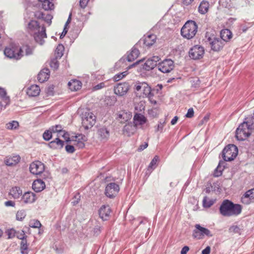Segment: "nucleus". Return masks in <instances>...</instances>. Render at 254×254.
<instances>
[{
	"label": "nucleus",
	"instance_id": "nucleus-14",
	"mask_svg": "<svg viewBox=\"0 0 254 254\" xmlns=\"http://www.w3.org/2000/svg\"><path fill=\"white\" fill-rule=\"evenodd\" d=\"M50 128L53 132V134L57 133V136H58V137H63L66 141H69V134L64 130H63V127L61 125H57L53 126Z\"/></svg>",
	"mask_w": 254,
	"mask_h": 254
},
{
	"label": "nucleus",
	"instance_id": "nucleus-26",
	"mask_svg": "<svg viewBox=\"0 0 254 254\" xmlns=\"http://www.w3.org/2000/svg\"><path fill=\"white\" fill-rule=\"evenodd\" d=\"M147 121L146 118L141 114H135L133 117V123L137 127L139 125L144 124Z\"/></svg>",
	"mask_w": 254,
	"mask_h": 254
},
{
	"label": "nucleus",
	"instance_id": "nucleus-45",
	"mask_svg": "<svg viewBox=\"0 0 254 254\" xmlns=\"http://www.w3.org/2000/svg\"><path fill=\"white\" fill-rule=\"evenodd\" d=\"M29 226L32 228H38L41 226V224L39 220L33 219L29 222Z\"/></svg>",
	"mask_w": 254,
	"mask_h": 254
},
{
	"label": "nucleus",
	"instance_id": "nucleus-5",
	"mask_svg": "<svg viewBox=\"0 0 254 254\" xmlns=\"http://www.w3.org/2000/svg\"><path fill=\"white\" fill-rule=\"evenodd\" d=\"M4 55L9 59L16 60H20L23 56V50L16 44H12L5 47L4 50Z\"/></svg>",
	"mask_w": 254,
	"mask_h": 254
},
{
	"label": "nucleus",
	"instance_id": "nucleus-50",
	"mask_svg": "<svg viewBox=\"0 0 254 254\" xmlns=\"http://www.w3.org/2000/svg\"><path fill=\"white\" fill-rule=\"evenodd\" d=\"M57 59V58L52 60L50 62V66L54 69H56L59 67V64Z\"/></svg>",
	"mask_w": 254,
	"mask_h": 254
},
{
	"label": "nucleus",
	"instance_id": "nucleus-35",
	"mask_svg": "<svg viewBox=\"0 0 254 254\" xmlns=\"http://www.w3.org/2000/svg\"><path fill=\"white\" fill-rule=\"evenodd\" d=\"M156 36L154 34L148 35L144 38V44L146 46L150 47L156 42Z\"/></svg>",
	"mask_w": 254,
	"mask_h": 254
},
{
	"label": "nucleus",
	"instance_id": "nucleus-17",
	"mask_svg": "<svg viewBox=\"0 0 254 254\" xmlns=\"http://www.w3.org/2000/svg\"><path fill=\"white\" fill-rule=\"evenodd\" d=\"M129 88V86L127 83H120L115 87L114 92L117 95L123 96L127 93Z\"/></svg>",
	"mask_w": 254,
	"mask_h": 254
},
{
	"label": "nucleus",
	"instance_id": "nucleus-29",
	"mask_svg": "<svg viewBox=\"0 0 254 254\" xmlns=\"http://www.w3.org/2000/svg\"><path fill=\"white\" fill-rule=\"evenodd\" d=\"M40 92V87L37 85H32L28 88L27 94L29 96L35 97L38 96Z\"/></svg>",
	"mask_w": 254,
	"mask_h": 254
},
{
	"label": "nucleus",
	"instance_id": "nucleus-42",
	"mask_svg": "<svg viewBox=\"0 0 254 254\" xmlns=\"http://www.w3.org/2000/svg\"><path fill=\"white\" fill-rule=\"evenodd\" d=\"M18 127L19 123L18 122L15 121H12V122H9L6 125V127L8 129H16Z\"/></svg>",
	"mask_w": 254,
	"mask_h": 254
},
{
	"label": "nucleus",
	"instance_id": "nucleus-1",
	"mask_svg": "<svg viewBox=\"0 0 254 254\" xmlns=\"http://www.w3.org/2000/svg\"><path fill=\"white\" fill-rule=\"evenodd\" d=\"M27 29L28 32L33 36L37 43L40 45L43 44L44 39L47 37L46 28L44 26H40L36 20H31L28 23Z\"/></svg>",
	"mask_w": 254,
	"mask_h": 254
},
{
	"label": "nucleus",
	"instance_id": "nucleus-9",
	"mask_svg": "<svg viewBox=\"0 0 254 254\" xmlns=\"http://www.w3.org/2000/svg\"><path fill=\"white\" fill-rule=\"evenodd\" d=\"M135 89L137 94L142 97H146L151 93V87L145 82L137 83L135 86Z\"/></svg>",
	"mask_w": 254,
	"mask_h": 254
},
{
	"label": "nucleus",
	"instance_id": "nucleus-3",
	"mask_svg": "<svg viewBox=\"0 0 254 254\" xmlns=\"http://www.w3.org/2000/svg\"><path fill=\"white\" fill-rule=\"evenodd\" d=\"M242 207L240 204H234L228 199H225L221 203L219 211L224 216H237L242 212Z\"/></svg>",
	"mask_w": 254,
	"mask_h": 254
},
{
	"label": "nucleus",
	"instance_id": "nucleus-46",
	"mask_svg": "<svg viewBox=\"0 0 254 254\" xmlns=\"http://www.w3.org/2000/svg\"><path fill=\"white\" fill-rule=\"evenodd\" d=\"M159 160V157L155 156L148 166V169H154L157 166V162Z\"/></svg>",
	"mask_w": 254,
	"mask_h": 254
},
{
	"label": "nucleus",
	"instance_id": "nucleus-33",
	"mask_svg": "<svg viewBox=\"0 0 254 254\" xmlns=\"http://www.w3.org/2000/svg\"><path fill=\"white\" fill-rule=\"evenodd\" d=\"M49 71L48 69H44L41 70L39 74H38L37 78L39 82H44V81L47 80L49 77Z\"/></svg>",
	"mask_w": 254,
	"mask_h": 254
},
{
	"label": "nucleus",
	"instance_id": "nucleus-22",
	"mask_svg": "<svg viewBox=\"0 0 254 254\" xmlns=\"http://www.w3.org/2000/svg\"><path fill=\"white\" fill-rule=\"evenodd\" d=\"M110 213L111 209L109 205H102L99 210V216L104 221L108 219Z\"/></svg>",
	"mask_w": 254,
	"mask_h": 254
},
{
	"label": "nucleus",
	"instance_id": "nucleus-57",
	"mask_svg": "<svg viewBox=\"0 0 254 254\" xmlns=\"http://www.w3.org/2000/svg\"><path fill=\"white\" fill-rule=\"evenodd\" d=\"M224 167L223 166L221 165L219 163L217 167L215 169V174L219 173L220 174V175H221L222 171L224 170Z\"/></svg>",
	"mask_w": 254,
	"mask_h": 254
},
{
	"label": "nucleus",
	"instance_id": "nucleus-55",
	"mask_svg": "<svg viewBox=\"0 0 254 254\" xmlns=\"http://www.w3.org/2000/svg\"><path fill=\"white\" fill-rule=\"evenodd\" d=\"M194 116V111L192 108H190L187 114L186 115V117L188 118H191Z\"/></svg>",
	"mask_w": 254,
	"mask_h": 254
},
{
	"label": "nucleus",
	"instance_id": "nucleus-15",
	"mask_svg": "<svg viewBox=\"0 0 254 254\" xmlns=\"http://www.w3.org/2000/svg\"><path fill=\"white\" fill-rule=\"evenodd\" d=\"M87 140L86 136L82 134H78L73 136L71 141L73 142V145L78 148H83L85 146V143Z\"/></svg>",
	"mask_w": 254,
	"mask_h": 254
},
{
	"label": "nucleus",
	"instance_id": "nucleus-2",
	"mask_svg": "<svg viewBox=\"0 0 254 254\" xmlns=\"http://www.w3.org/2000/svg\"><path fill=\"white\" fill-rule=\"evenodd\" d=\"M246 120V121L242 123L236 129V137L239 140L246 139L254 129V117L247 118Z\"/></svg>",
	"mask_w": 254,
	"mask_h": 254
},
{
	"label": "nucleus",
	"instance_id": "nucleus-16",
	"mask_svg": "<svg viewBox=\"0 0 254 254\" xmlns=\"http://www.w3.org/2000/svg\"><path fill=\"white\" fill-rule=\"evenodd\" d=\"M37 199L36 195L33 192L28 191L24 192L21 197V202L24 204H32Z\"/></svg>",
	"mask_w": 254,
	"mask_h": 254
},
{
	"label": "nucleus",
	"instance_id": "nucleus-11",
	"mask_svg": "<svg viewBox=\"0 0 254 254\" xmlns=\"http://www.w3.org/2000/svg\"><path fill=\"white\" fill-rule=\"evenodd\" d=\"M204 54V49L200 45H195L189 51L190 57L194 60L202 58Z\"/></svg>",
	"mask_w": 254,
	"mask_h": 254
},
{
	"label": "nucleus",
	"instance_id": "nucleus-56",
	"mask_svg": "<svg viewBox=\"0 0 254 254\" xmlns=\"http://www.w3.org/2000/svg\"><path fill=\"white\" fill-rule=\"evenodd\" d=\"M74 200L72 201V203H73L74 205H75L77 203H78V202L79 201L80 199V194L79 193L77 192L76 193L74 196V198H73Z\"/></svg>",
	"mask_w": 254,
	"mask_h": 254
},
{
	"label": "nucleus",
	"instance_id": "nucleus-43",
	"mask_svg": "<svg viewBox=\"0 0 254 254\" xmlns=\"http://www.w3.org/2000/svg\"><path fill=\"white\" fill-rule=\"evenodd\" d=\"M53 134V132L51 129L49 128V130H47L44 132L43 137L45 140L49 141L52 138Z\"/></svg>",
	"mask_w": 254,
	"mask_h": 254
},
{
	"label": "nucleus",
	"instance_id": "nucleus-60",
	"mask_svg": "<svg viewBox=\"0 0 254 254\" xmlns=\"http://www.w3.org/2000/svg\"><path fill=\"white\" fill-rule=\"evenodd\" d=\"M146 97H148L150 102L154 105H155L156 104V101L153 99V95L151 93V95H149L148 96H147Z\"/></svg>",
	"mask_w": 254,
	"mask_h": 254
},
{
	"label": "nucleus",
	"instance_id": "nucleus-25",
	"mask_svg": "<svg viewBox=\"0 0 254 254\" xmlns=\"http://www.w3.org/2000/svg\"><path fill=\"white\" fill-rule=\"evenodd\" d=\"M136 127L131 124L126 125L123 128V133L128 136L133 135L136 131Z\"/></svg>",
	"mask_w": 254,
	"mask_h": 254
},
{
	"label": "nucleus",
	"instance_id": "nucleus-39",
	"mask_svg": "<svg viewBox=\"0 0 254 254\" xmlns=\"http://www.w3.org/2000/svg\"><path fill=\"white\" fill-rule=\"evenodd\" d=\"M20 239L22 240L20 243V250L21 254H28L29 250L26 240L24 239V238Z\"/></svg>",
	"mask_w": 254,
	"mask_h": 254
},
{
	"label": "nucleus",
	"instance_id": "nucleus-7",
	"mask_svg": "<svg viewBox=\"0 0 254 254\" xmlns=\"http://www.w3.org/2000/svg\"><path fill=\"white\" fill-rule=\"evenodd\" d=\"M82 125L85 129L92 127L96 122V117L90 111L86 110L81 114Z\"/></svg>",
	"mask_w": 254,
	"mask_h": 254
},
{
	"label": "nucleus",
	"instance_id": "nucleus-4",
	"mask_svg": "<svg viewBox=\"0 0 254 254\" xmlns=\"http://www.w3.org/2000/svg\"><path fill=\"white\" fill-rule=\"evenodd\" d=\"M198 26L193 20H189L184 25L181 30L182 36L187 39L193 38L197 32Z\"/></svg>",
	"mask_w": 254,
	"mask_h": 254
},
{
	"label": "nucleus",
	"instance_id": "nucleus-20",
	"mask_svg": "<svg viewBox=\"0 0 254 254\" xmlns=\"http://www.w3.org/2000/svg\"><path fill=\"white\" fill-rule=\"evenodd\" d=\"M97 134L101 140H107L110 136V131L105 127H100L98 129Z\"/></svg>",
	"mask_w": 254,
	"mask_h": 254
},
{
	"label": "nucleus",
	"instance_id": "nucleus-38",
	"mask_svg": "<svg viewBox=\"0 0 254 254\" xmlns=\"http://www.w3.org/2000/svg\"><path fill=\"white\" fill-rule=\"evenodd\" d=\"M156 65V62L154 60L148 59L144 64V68L146 70L153 69Z\"/></svg>",
	"mask_w": 254,
	"mask_h": 254
},
{
	"label": "nucleus",
	"instance_id": "nucleus-64",
	"mask_svg": "<svg viewBox=\"0 0 254 254\" xmlns=\"http://www.w3.org/2000/svg\"><path fill=\"white\" fill-rule=\"evenodd\" d=\"M210 252V248L208 246L202 251V254H209Z\"/></svg>",
	"mask_w": 254,
	"mask_h": 254
},
{
	"label": "nucleus",
	"instance_id": "nucleus-48",
	"mask_svg": "<svg viewBox=\"0 0 254 254\" xmlns=\"http://www.w3.org/2000/svg\"><path fill=\"white\" fill-rule=\"evenodd\" d=\"M21 49L23 50V53L25 51V55L27 56L30 55L32 54V49L28 45L23 46Z\"/></svg>",
	"mask_w": 254,
	"mask_h": 254
},
{
	"label": "nucleus",
	"instance_id": "nucleus-32",
	"mask_svg": "<svg viewBox=\"0 0 254 254\" xmlns=\"http://www.w3.org/2000/svg\"><path fill=\"white\" fill-rule=\"evenodd\" d=\"M53 0H38L41 3L42 8L45 10H52L54 8Z\"/></svg>",
	"mask_w": 254,
	"mask_h": 254
},
{
	"label": "nucleus",
	"instance_id": "nucleus-28",
	"mask_svg": "<svg viewBox=\"0 0 254 254\" xmlns=\"http://www.w3.org/2000/svg\"><path fill=\"white\" fill-rule=\"evenodd\" d=\"M68 86L71 91H77L81 88L82 83L79 80L72 79L68 82Z\"/></svg>",
	"mask_w": 254,
	"mask_h": 254
},
{
	"label": "nucleus",
	"instance_id": "nucleus-40",
	"mask_svg": "<svg viewBox=\"0 0 254 254\" xmlns=\"http://www.w3.org/2000/svg\"><path fill=\"white\" fill-rule=\"evenodd\" d=\"M64 50V47L62 44H59L55 50L56 58H60L62 57Z\"/></svg>",
	"mask_w": 254,
	"mask_h": 254
},
{
	"label": "nucleus",
	"instance_id": "nucleus-8",
	"mask_svg": "<svg viewBox=\"0 0 254 254\" xmlns=\"http://www.w3.org/2000/svg\"><path fill=\"white\" fill-rule=\"evenodd\" d=\"M195 228L192 232V237L198 240L202 239L205 236L212 237L213 235L209 230L201 226L199 224H195Z\"/></svg>",
	"mask_w": 254,
	"mask_h": 254
},
{
	"label": "nucleus",
	"instance_id": "nucleus-51",
	"mask_svg": "<svg viewBox=\"0 0 254 254\" xmlns=\"http://www.w3.org/2000/svg\"><path fill=\"white\" fill-rule=\"evenodd\" d=\"M52 15L50 14H47L45 15L44 14V18H42V19L46 21L49 24H50L51 23V20L52 19Z\"/></svg>",
	"mask_w": 254,
	"mask_h": 254
},
{
	"label": "nucleus",
	"instance_id": "nucleus-47",
	"mask_svg": "<svg viewBox=\"0 0 254 254\" xmlns=\"http://www.w3.org/2000/svg\"><path fill=\"white\" fill-rule=\"evenodd\" d=\"M127 75V72L124 71L121 73L116 74L113 77V79L115 81H118L120 80L123 79L125 76Z\"/></svg>",
	"mask_w": 254,
	"mask_h": 254
},
{
	"label": "nucleus",
	"instance_id": "nucleus-59",
	"mask_svg": "<svg viewBox=\"0 0 254 254\" xmlns=\"http://www.w3.org/2000/svg\"><path fill=\"white\" fill-rule=\"evenodd\" d=\"M5 206L8 207V206H12L14 207L15 205V203L14 201L12 200H8L4 202Z\"/></svg>",
	"mask_w": 254,
	"mask_h": 254
},
{
	"label": "nucleus",
	"instance_id": "nucleus-49",
	"mask_svg": "<svg viewBox=\"0 0 254 254\" xmlns=\"http://www.w3.org/2000/svg\"><path fill=\"white\" fill-rule=\"evenodd\" d=\"M6 234L8 236V239H11L15 237L16 231L13 229L8 230L6 231Z\"/></svg>",
	"mask_w": 254,
	"mask_h": 254
},
{
	"label": "nucleus",
	"instance_id": "nucleus-44",
	"mask_svg": "<svg viewBox=\"0 0 254 254\" xmlns=\"http://www.w3.org/2000/svg\"><path fill=\"white\" fill-rule=\"evenodd\" d=\"M26 212L24 210H18L16 215V218L17 220L22 221L26 216Z\"/></svg>",
	"mask_w": 254,
	"mask_h": 254
},
{
	"label": "nucleus",
	"instance_id": "nucleus-63",
	"mask_svg": "<svg viewBox=\"0 0 254 254\" xmlns=\"http://www.w3.org/2000/svg\"><path fill=\"white\" fill-rule=\"evenodd\" d=\"M190 249L189 247L188 246H185L184 247L181 252V254H187V253L189 251Z\"/></svg>",
	"mask_w": 254,
	"mask_h": 254
},
{
	"label": "nucleus",
	"instance_id": "nucleus-62",
	"mask_svg": "<svg viewBox=\"0 0 254 254\" xmlns=\"http://www.w3.org/2000/svg\"><path fill=\"white\" fill-rule=\"evenodd\" d=\"M247 191L248 192H249V194H250V196L251 198L252 202H254V188L250 190H249Z\"/></svg>",
	"mask_w": 254,
	"mask_h": 254
},
{
	"label": "nucleus",
	"instance_id": "nucleus-58",
	"mask_svg": "<svg viewBox=\"0 0 254 254\" xmlns=\"http://www.w3.org/2000/svg\"><path fill=\"white\" fill-rule=\"evenodd\" d=\"M44 13L42 11H38L35 13V17L37 19H42L44 18Z\"/></svg>",
	"mask_w": 254,
	"mask_h": 254
},
{
	"label": "nucleus",
	"instance_id": "nucleus-13",
	"mask_svg": "<svg viewBox=\"0 0 254 254\" xmlns=\"http://www.w3.org/2000/svg\"><path fill=\"white\" fill-rule=\"evenodd\" d=\"M119 190L120 187L118 184L111 183L107 185L105 193L107 197L113 198L118 194Z\"/></svg>",
	"mask_w": 254,
	"mask_h": 254
},
{
	"label": "nucleus",
	"instance_id": "nucleus-12",
	"mask_svg": "<svg viewBox=\"0 0 254 254\" xmlns=\"http://www.w3.org/2000/svg\"><path fill=\"white\" fill-rule=\"evenodd\" d=\"M45 169V165L39 161L33 162L29 166L30 172L32 175H41Z\"/></svg>",
	"mask_w": 254,
	"mask_h": 254
},
{
	"label": "nucleus",
	"instance_id": "nucleus-61",
	"mask_svg": "<svg viewBox=\"0 0 254 254\" xmlns=\"http://www.w3.org/2000/svg\"><path fill=\"white\" fill-rule=\"evenodd\" d=\"M148 143L147 142H144V143L143 144H142V145H140L138 148V151H141L142 150H143L144 149H145V148H146L148 146Z\"/></svg>",
	"mask_w": 254,
	"mask_h": 254
},
{
	"label": "nucleus",
	"instance_id": "nucleus-52",
	"mask_svg": "<svg viewBox=\"0 0 254 254\" xmlns=\"http://www.w3.org/2000/svg\"><path fill=\"white\" fill-rule=\"evenodd\" d=\"M105 83H106V82H103L100 83L99 84H98L97 85H95L94 87V88H93L94 90H99L104 87L107 86V85H106L105 84Z\"/></svg>",
	"mask_w": 254,
	"mask_h": 254
},
{
	"label": "nucleus",
	"instance_id": "nucleus-27",
	"mask_svg": "<svg viewBox=\"0 0 254 254\" xmlns=\"http://www.w3.org/2000/svg\"><path fill=\"white\" fill-rule=\"evenodd\" d=\"M9 195L15 199H19L22 195V190L19 187H12L9 190Z\"/></svg>",
	"mask_w": 254,
	"mask_h": 254
},
{
	"label": "nucleus",
	"instance_id": "nucleus-37",
	"mask_svg": "<svg viewBox=\"0 0 254 254\" xmlns=\"http://www.w3.org/2000/svg\"><path fill=\"white\" fill-rule=\"evenodd\" d=\"M216 199L210 198L205 196L203 197L202 200V205L204 208H209L214 204L215 202Z\"/></svg>",
	"mask_w": 254,
	"mask_h": 254
},
{
	"label": "nucleus",
	"instance_id": "nucleus-30",
	"mask_svg": "<svg viewBox=\"0 0 254 254\" xmlns=\"http://www.w3.org/2000/svg\"><path fill=\"white\" fill-rule=\"evenodd\" d=\"M220 36L221 39L225 42L229 41L232 38V33L228 29H224L221 31Z\"/></svg>",
	"mask_w": 254,
	"mask_h": 254
},
{
	"label": "nucleus",
	"instance_id": "nucleus-53",
	"mask_svg": "<svg viewBox=\"0 0 254 254\" xmlns=\"http://www.w3.org/2000/svg\"><path fill=\"white\" fill-rule=\"evenodd\" d=\"M65 150L69 153H72L75 151L74 147L73 145H67L65 146Z\"/></svg>",
	"mask_w": 254,
	"mask_h": 254
},
{
	"label": "nucleus",
	"instance_id": "nucleus-41",
	"mask_svg": "<svg viewBox=\"0 0 254 254\" xmlns=\"http://www.w3.org/2000/svg\"><path fill=\"white\" fill-rule=\"evenodd\" d=\"M249 193L248 191L246 192L241 198L242 202L245 204H249L253 202Z\"/></svg>",
	"mask_w": 254,
	"mask_h": 254
},
{
	"label": "nucleus",
	"instance_id": "nucleus-18",
	"mask_svg": "<svg viewBox=\"0 0 254 254\" xmlns=\"http://www.w3.org/2000/svg\"><path fill=\"white\" fill-rule=\"evenodd\" d=\"M20 159L18 155H9L4 158V162L6 166H15L20 162Z\"/></svg>",
	"mask_w": 254,
	"mask_h": 254
},
{
	"label": "nucleus",
	"instance_id": "nucleus-36",
	"mask_svg": "<svg viewBox=\"0 0 254 254\" xmlns=\"http://www.w3.org/2000/svg\"><path fill=\"white\" fill-rule=\"evenodd\" d=\"M209 7V2L207 1L203 0L199 4L198 11L200 13L204 14L207 12Z\"/></svg>",
	"mask_w": 254,
	"mask_h": 254
},
{
	"label": "nucleus",
	"instance_id": "nucleus-6",
	"mask_svg": "<svg viewBox=\"0 0 254 254\" xmlns=\"http://www.w3.org/2000/svg\"><path fill=\"white\" fill-rule=\"evenodd\" d=\"M238 153L237 147L234 144H229L223 149L222 156L224 161H231L234 160Z\"/></svg>",
	"mask_w": 254,
	"mask_h": 254
},
{
	"label": "nucleus",
	"instance_id": "nucleus-10",
	"mask_svg": "<svg viewBox=\"0 0 254 254\" xmlns=\"http://www.w3.org/2000/svg\"><path fill=\"white\" fill-rule=\"evenodd\" d=\"M158 69L163 73H169L174 68V62L170 59H166L158 64Z\"/></svg>",
	"mask_w": 254,
	"mask_h": 254
},
{
	"label": "nucleus",
	"instance_id": "nucleus-23",
	"mask_svg": "<svg viewBox=\"0 0 254 254\" xmlns=\"http://www.w3.org/2000/svg\"><path fill=\"white\" fill-rule=\"evenodd\" d=\"M60 137L57 136L55 139L50 142L48 144L49 147L53 149L62 148L64 145V142L61 140Z\"/></svg>",
	"mask_w": 254,
	"mask_h": 254
},
{
	"label": "nucleus",
	"instance_id": "nucleus-31",
	"mask_svg": "<svg viewBox=\"0 0 254 254\" xmlns=\"http://www.w3.org/2000/svg\"><path fill=\"white\" fill-rule=\"evenodd\" d=\"M0 98L4 104V108L10 104L9 97L7 95L6 90L1 87H0Z\"/></svg>",
	"mask_w": 254,
	"mask_h": 254
},
{
	"label": "nucleus",
	"instance_id": "nucleus-24",
	"mask_svg": "<svg viewBox=\"0 0 254 254\" xmlns=\"http://www.w3.org/2000/svg\"><path fill=\"white\" fill-rule=\"evenodd\" d=\"M45 184L41 179L35 180L32 184L33 190L37 192H41L45 188Z\"/></svg>",
	"mask_w": 254,
	"mask_h": 254
},
{
	"label": "nucleus",
	"instance_id": "nucleus-34",
	"mask_svg": "<svg viewBox=\"0 0 254 254\" xmlns=\"http://www.w3.org/2000/svg\"><path fill=\"white\" fill-rule=\"evenodd\" d=\"M139 55V50L136 48H133L127 56V60L128 62H132L138 58Z\"/></svg>",
	"mask_w": 254,
	"mask_h": 254
},
{
	"label": "nucleus",
	"instance_id": "nucleus-21",
	"mask_svg": "<svg viewBox=\"0 0 254 254\" xmlns=\"http://www.w3.org/2000/svg\"><path fill=\"white\" fill-rule=\"evenodd\" d=\"M132 117V114L130 112L125 110L121 111L118 114L117 119L122 123H125L130 120Z\"/></svg>",
	"mask_w": 254,
	"mask_h": 254
},
{
	"label": "nucleus",
	"instance_id": "nucleus-19",
	"mask_svg": "<svg viewBox=\"0 0 254 254\" xmlns=\"http://www.w3.org/2000/svg\"><path fill=\"white\" fill-rule=\"evenodd\" d=\"M209 40L210 41V44L211 49L214 51L221 50L224 46V43L221 39L218 38L211 39V38H209Z\"/></svg>",
	"mask_w": 254,
	"mask_h": 254
},
{
	"label": "nucleus",
	"instance_id": "nucleus-54",
	"mask_svg": "<svg viewBox=\"0 0 254 254\" xmlns=\"http://www.w3.org/2000/svg\"><path fill=\"white\" fill-rule=\"evenodd\" d=\"M89 0H80L79 6L81 8L84 9L87 5Z\"/></svg>",
	"mask_w": 254,
	"mask_h": 254
}]
</instances>
